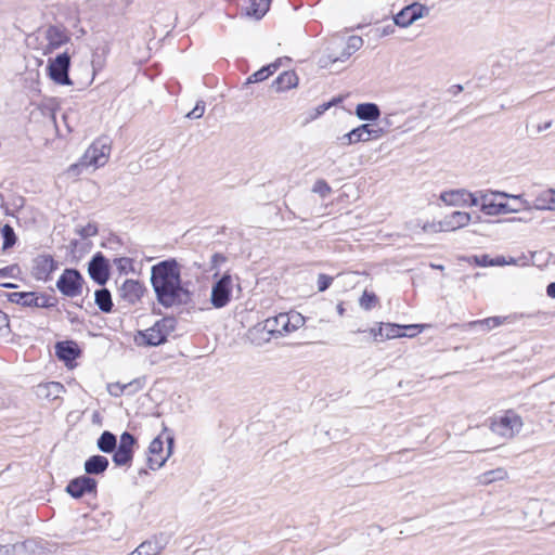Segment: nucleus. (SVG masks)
I'll list each match as a JSON object with an SVG mask.
<instances>
[{"label": "nucleus", "mask_w": 555, "mask_h": 555, "mask_svg": "<svg viewBox=\"0 0 555 555\" xmlns=\"http://www.w3.org/2000/svg\"><path fill=\"white\" fill-rule=\"evenodd\" d=\"M56 286L63 295L76 297L81 294L82 278L77 270L66 269L60 276Z\"/></svg>", "instance_id": "f8f14e48"}, {"label": "nucleus", "mask_w": 555, "mask_h": 555, "mask_svg": "<svg viewBox=\"0 0 555 555\" xmlns=\"http://www.w3.org/2000/svg\"><path fill=\"white\" fill-rule=\"evenodd\" d=\"M56 354L64 361H72L77 357L78 352L73 343L65 341L56 345Z\"/></svg>", "instance_id": "f704fd0d"}, {"label": "nucleus", "mask_w": 555, "mask_h": 555, "mask_svg": "<svg viewBox=\"0 0 555 555\" xmlns=\"http://www.w3.org/2000/svg\"><path fill=\"white\" fill-rule=\"evenodd\" d=\"M393 33V28L391 26H388V27H384L380 33H379V36H388L390 34Z\"/></svg>", "instance_id": "4d7b16f0"}, {"label": "nucleus", "mask_w": 555, "mask_h": 555, "mask_svg": "<svg viewBox=\"0 0 555 555\" xmlns=\"http://www.w3.org/2000/svg\"><path fill=\"white\" fill-rule=\"evenodd\" d=\"M2 234L4 238L3 247H11L15 243V234L13 229L9 224H5L2 229Z\"/></svg>", "instance_id": "37998d69"}, {"label": "nucleus", "mask_w": 555, "mask_h": 555, "mask_svg": "<svg viewBox=\"0 0 555 555\" xmlns=\"http://www.w3.org/2000/svg\"><path fill=\"white\" fill-rule=\"evenodd\" d=\"M363 46V39L359 36H350L346 42V46L343 52L337 55L334 53H330L327 55H323L319 63L322 67H328L336 62H345L348 60L356 51H358Z\"/></svg>", "instance_id": "4468645a"}, {"label": "nucleus", "mask_w": 555, "mask_h": 555, "mask_svg": "<svg viewBox=\"0 0 555 555\" xmlns=\"http://www.w3.org/2000/svg\"><path fill=\"white\" fill-rule=\"evenodd\" d=\"M108 467V460L102 455H93L85 463V470L87 474H102Z\"/></svg>", "instance_id": "2f4dec72"}, {"label": "nucleus", "mask_w": 555, "mask_h": 555, "mask_svg": "<svg viewBox=\"0 0 555 555\" xmlns=\"http://www.w3.org/2000/svg\"><path fill=\"white\" fill-rule=\"evenodd\" d=\"M205 113V103L197 102L195 107L186 115L189 118L198 119Z\"/></svg>", "instance_id": "a18cd8bd"}, {"label": "nucleus", "mask_w": 555, "mask_h": 555, "mask_svg": "<svg viewBox=\"0 0 555 555\" xmlns=\"http://www.w3.org/2000/svg\"><path fill=\"white\" fill-rule=\"evenodd\" d=\"M9 301L23 307H43V297L36 296L35 293L14 292L8 295Z\"/></svg>", "instance_id": "b1692460"}, {"label": "nucleus", "mask_w": 555, "mask_h": 555, "mask_svg": "<svg viewBox=\"0 0 555 555\" xmlns=\"http://www.w3.org/2000/svg\"><path fill=\"white\" fill-rule=\"evenodd\" d=\"M173 436L164 428L163 433L152 440L149 447L147 464L151 469H158L165 465L172 454Z\"/></svg>", "instance_id": "20e7f679"}, {"label": "nucleus", "mask_w": 555, "mask_h": 555, "mask_svg": "<svg viewBox=\"0 0 555 555\" xmlns=\"http://www.w3.org/2000/svg\"><path fill=\"white\" fill-rule=\"evenodd\" d=\"M298 76L295 72L287 70L282 73L273 82L272 88L275 92H284L298 86Z\"/></svg>", "instance_id": "bb28decb"}, {"label": "nucleus", "mask_w": 555, "mask_h": 555, "mask_svg": "<svg viewBox=\"0 0 555 555\" xmlns=\"http://www.w3.org/2000/svg\"><path fill=\"white\" fill-rule=\"evenodd\" d=\"M55 269L54 259L49 255H41L34 259L31 272L37 281H47Z\"/></svg>", "instance_id": "6ab92c4d"}, {"label": "nucleus", "mask_w": 555, "mask_h": 555, "mask_svg": "<svg viewBox=\"0 0 555 555\" xmlns=\"http://www.w3.org/2000/svg\"><path fill=\"white\" fill-rule=\"evenodd\" d=\"M70 65V55L67 51L60 53L55 57L48 60L49 77L57 85L70 86L72 80L68 77Z\"/></svg>", "instance_id": "6e6552de"}, {"label": "nucleus", "mask_w": 555, "mask_h": 555, "mask_svg": "<svg viewBox=\"0 0 555 555\" xmlns=\"http://www.w3.org/2000/svg\"><path fill=\"white\" fill-rule=\"evenodd\" d=\"M519 208H513L506 203H499V215L518 212Z\"/></svg>", "instance_id": "603ef678"}, {"label": "nucleus", "mask_w": 555, "mask_h": 555, "mask_svg": "<svg viewBox=\"0 0 555 555\" xmlns=\"http://www.w3.org/2000/svg\"><path fill=\"white\" fill-rule=\"evenodd\" d=\"M64 392V387L57 382L40 384L36 388V395L40 399L55 400Z\"/></svg>", "instance_id": "a878e982"}, {"label": "nucleus", "mask_w": 555, "mask_h": 555, "mask_svg": "<svg viewBox=\"0 0 555 555\" xmlns=\"http://www.w3.org/2000/svg\"><path fill=\"white\" fill-rule=\"evenodd\" d=\"M533 208L537 210H555V190L547 189L534 199Z\"/></svg>", "instance_id": "c756f323"}, {"label": "nucleus", "mask_w": 555, "mask_h": 555, "mask_svg": "<svg viewBox=\"0 0 555 555\" xmlns=\"http://www.w3.org/2000/svg\"><path fill=\"white\" fill-rule=\"evenodd\" d=\"M542 508L539 502H529L522 509V518L518 522L519 527L527 530H534L541 525Z\"/></svg>", "instance_id": "f3484780"}, {"label": "nucleus", "mask_w": 555, "mask_h": 555, "mask_svg": "<svg viewBox=\"0 0 555 555\" xmlns=\"http://www.w3.org/2000/svg\"><path fill=\"white\" fill-rule=\"evenodd\" d=\"M508 478V472L504 467H496L487 472L479 474L476 477L477 485L479 486H490L495 482L504 481Z\"/></svg>", "instance_id": "393cba45"}, {"label": "nucleus", "mask_w": 555, "mask_h": 555, "mask_svg": "<svg viewBox=\"0 0 555 555\" xmlns=\"http://www.w3.org/2000/svg\"><path fill=\"white\" fill-rule=\"evenodd\" d=\"M472 260L476 266L479 267H492V259L488 255L474 256Z\"/></svg>", "instance_id": "de8ad7c7"}, {"label": "nucleus", "mask_w": 555, "mask_h": 555, "mask_svg": "<svg viewBox=\"0 0 555 555\" xmlns=\"http://www.w3.org/2000/svg\"><path fill=\"white\" fill-rule=\"evenodd\" d=\"M439 201L450 207H472L478 206L476 193L466 189L447 190L440 193Z\"/></svg>", "instance_id": "1a4fd4ad"}, {"label": "nucleus", "mask_w": 555, "mask_h": 555, "mask_svg": "<svg viewBox=\"0 0 555 555\" xmlns=\"http://www.w3.org/2000/svg\"><path fill=\"white\" fill-rule=\"evenodd\" d=\"M233 287L232 276L225 273L211 288L210 301L215 308H222L230 301Z\"/></svg>", "instance_id": "ddd939ff"}, {"label": "nucleus", "mask_w": 555, "mask_h": 555, "mask_svg": "<svg viewBox=\"0 0 555 555\" xmlns=\"http://www.w3.org/2000/svg\"><path fill=\"white\" fill-rule=\"evenodd\" d=\"M172 330V321L169 319H162L153 326L145 331H139L133 340L139 347L158 346L166 341L167 336Z\"/></svg>", "instance_id": "39448f33"}, {"label": "nucleus", "mask_w": 555, "mask_h": 555, "mask_svg": "<svg viewBox=\"0 0 555 555\" xmlns=\"http://www.w3.org/2000/svg\"><path fill=\"white\" fill-rule=\"evenodd\" d=\"M111 142L107 138H99L85 152L77 164L68 167L69 176H78L82 168H92L93 170L103 167L109 159Z\"/></svg>", "instance_id": "f03ea898"}, {"label": "nucleus", "mask_w": 555, "mask_h": 555, "mask_svg": "<svg viewBox=\"0 0 555 555\" xmlns=\"http://www.w3.org/2000/svg\"><path fill=\"white\" fill-rule=\"evenodd\" d=\"M159 551L156 541L150 540L141 543L131 555H157Z\"/></svg>", "instance_id": "4c0bfd02"}, {"label": "nucleus", "mask_w": 555, "mask_h": 555, "mask_svg": "<svg viewBox=\"0 0 555 555\" xmlns=\"http://www.w3.org/2000/svg\"><path fill=\"white\" fill-rule=\"evenodd\" d=\"M430 14V8L420 2H414L404 7L398 14L395 15L393 22L399 27H409L414 22L427 17Z\"/></svg>", "instance_id": "9b49d317"}, {"label": "nucleus", "mask_w": 555, "mask_h": 555, "mask_svg": "<svg viewBox=\"0 0 555 555\" xmlns=\"http://www.w3.org/2000/svg\"><path fill=\"white\" fill-rule=\"evenodd\" d=\"M352 133L357 143L367 142L370 140H378L387 133V129L383 127L374 128L370 124H362L352 129Z\"/></svg>", "instance_id": "412c9836"}, {"label": "nucleus", "mask_w": 555, "mask_h": 555, "mask_svg": "<svg viewBox=\"0 0 555 555\" xmlns=\"http://www.w3.org/2000/svg\"><path fill=\"white\" fill-rule=\"evenodd\" d=\"M95 304L103 312H109L113 307L111 293L106 288L95 292Z\"/></svg>", "instance_id": "c9c22d12"}, {"label": "nucleus", "mask_w": 555, "mask_h": 555, "mask_svg": "<svg viewBox=\"0 0 555 555\" xmlns=\"http://www.w3.org/2000/svg\"><path fill=\"white\" fill-rule=\"evenodd\" d=\"M356 116L360 120L374 121L379 118V107L374 103H360L356 106Z\"/></svg>", "instance_id": "c85d7f7f"}, {"label": "nucleus", "mask_w": 555, "mask_h": 555, "mask_svg": "<svg viewBox=\"0 0 555 555\" xmlns=\"http://www.w3.org/2000/svg\"><path fill=\"white\" fill-rule=\"evenodd\" d=\"M333 279L326 274H319L318 276V289L324 292L332 283Z\"/></svg>", "instance_id": "09e8293b"}, {"label": "nucleus", "mask_w": 555, "mask_h": 555, "mask_svg": "<svg viewBox=\"0 0 555 555\" xmlns=\"http://www.w3.org/2000/svg\"><path fill=\"white\" fill-rule=\"evenodd\" d=\"M37 545L33 541L14 543V544H0V554L9 555L11 553H35Z\"/></svg>", "instance_id": "7c9ffc66"}, {"label": "nucleus", "mask_w": 555, "mask_h": 555, "mask_svg": "<svg viewBox=\"0 0 555 555\" xmlns=\"http://www.w3.org/2000/svg\"><path fill=\"white\" fill-rule=\"evenodd\" d=\"M305 323L304 317L298 312L280 313L264 321L263 328L271 334L283 336L300 328Z\"/></svg>", "instance_id": "423d86ee"}, {"label": "nucleus", "mask_w": 555, "mask_h": 555, "mask_svg": "<svg viewBox=\"0 0 555 555\" xmlns=\"http://www.w3.org/2000/svg\"><path fill=\"white\" fill-rule=\"evenodd\" d=\"M338 313L341 315L344 313V308L341 305L337 307Z\"/></svg>", "instance_id": "bf43d9fd"}, {"label": "nucleus", "mask_w": 555, "mask_h": 555, "mask_svg": "<svg viewBox=\"0 0 555 555\" xmlns=\"http://www.w3.org/2000/svg\"><path fill=\"white\" fill-rule=\"evenodd\" d=\"M314 193L320 194L322 197H326L331 193V186L324 180H319L314 183L313 190Z\"/></svg>", "instance_id": "c03bdc74"}, {"label": "nucleus", "mask_w": 555, "mask_h": 555, "mask_svg": "<svg viewBox=\"0 0 555 555\" xmlns=\"http://www.w3.org/2000/svg\"><path fill=\"white\" fill-rule=\"evenodd\" d=\"M134 438L129 433H124L120 436L119 446L113 456V461L117 466L128 465L132 460V447Z\"/></svg>", "instance_id": "dca6fc26"}, {"label": "nucleus", "mask_w": 555, "mask_h": 555, "mask_svg": "<svg viewBox=\"0 0 555 555\" xmlns=\"http://www.w3.org/2000/svg\"><path fill=\"white\" fill-rule=\"evenodd\" d=\"M89 274L99 284H104L108 279V267L106 259L96 254L89 263Z\"/></svg>", "instance_id": "4be33fe9"}, {"label": "nucleus", "mask_w": 555, "mask_h": 555, "mask_svg": "<svg viewBox=\"0 0 555 555\" xmlns=\"http://www.w3.org/2000/svg\"><path fill=\"white\" fill-rule=\"evenodd\" d=\"M372 333L374 334V336L379 335V334H378V330H372Z\"/></svg>", "instance_id": "052dcab7"}, {"label": "nucleus", "mask_w": 555, "mask_h": 555, "mask_svg": "<svg viewBox=\"0 0 555 555\" xmlns=\"http://www.w3.org/2000/svg\"><path fill=\"white\" fill-rule=\"evenodd\" d=\"M446 232H454L468 227L473 220L470 212L464 210H454L443 218Z\"/></svg>", "instance_id": "a211bd4d"}, {"label": "nucleus", "mask_w": 555, "mask_h": 555, "mask_svg": "<svg viewBox=\"0 0 555 555\" xmlns=\"http://www.w3.org/2000/svg\"><path fill=\"white\" fill-rule=\"evenodd\" d=\"M433 267H434V268H436V269H440V270H442V269H443V267H442V266H433Z\"/></svg>", "instance_id": "680f3d73"}, {"label": "nucleus", "mask_w": 555, "mask_h": 555, "mask_svg": "<svg viewBox=\"0 0 555 555\" xmlns=\"http://www.w3.org/2000/svg\"><path fill=\"white\" fill-rule=\"evenodd\" d=\"M478 197V205L480 206V211L486 216H499V203L490 199V195L501 196L504 198H513L519 201L525 209H530L531 206L528 201L524 199L521 195H513L501 191H479L476 193Z\"/></svg>", "instance_id": "0eeeda50"}, {"label": "nucleus", "mask_w": 555, "mask_h": 555, "mask_svg": "<svg viewBox=\"0 0 555 555\" xmlns=\"http://www.w3.org/2000/svg\"><path fill=\"white\" fill-rule=\"evenodd\" d=\"M151 283L157 301L166 308L185 305L191 299V293L181 280L180 264L175 259L153 266Z\"/></svg>", "instance_id": "f257e3e1"}, {"label": "nucleus", "mask_w": 555, "mask_h": 555, "mask_svg": "<svg viewBox=\"0 0 555 555\" xmlns=\"http://www.w3.org/2000/svg\"><path fill=\"white\" fill-rule=\"evenodd\" d=\"M338 141L340 142L341 145H351L357 143L352 130L345 133L343 137L338 138Z\"/></svg>", "instance_id": "3c124183"}, {"label": "nucleus", "mask_w": 555, "mask_h": 555, "mask_svg": "<svg viewBox=\"0 0 555 555\" xmlns=\"http://www.w3.org/2000/svg\"><path fill=\"white\" fill-rule=\"evenodd\" d=\"M504 321H505V318L492 317V318H487L485 320L473 321L469 323V326L473 327V326L479 325V326L485 327L486 330H491V328L502 325Z\"/></svg>", "instance_id": "58836bf2"}, {"label": "nucleus", "mask_w": 555, "mask_h": 555, "mask_svg": "<svg viewBox=\"0 0 555 555\" xmlns=\"http://www.w3.org/2000/svg\"><path fill=\"white\" fill-rule=\"evenodd\" d=\"M96 488V481L93 478L87 476H80L73 479L66 487L67 493L73 498H81L86 493L94 492Z\"/></svg>", "instance_id": "aec40b11"}, {"label": "nucleus", "mask_w": 555, "mask_h": 555, "mask_svg": "<svg viewBox=\"0 0 555 555\" xmlns=\"http://www.w3.org/2000/svg\"><path fill=\"white\" fill-rule=\"evenodd\" d=\"M515 263H516L515 259L509 258V260H506V258L503 256L492 259V267H501V266L515 264Z\"/></svg>", "instance_id": "8fccbe9b"}, {"label": "nucleus", "mask_w": 555, "mask_h": 555, "mask_svg": "<svg viewBox=\"0 0 555 555\" xmlns=\"http://www.w3.org/2000/svg\"><path fill=\"white\" fill-rule=\"evenodd\" d=\"M423 325H398L393 323H386L378 327V334L386 339H395L403 336L414 337L421 333Z\"/></svg>", "instance_id": "2eb2a0df"}, {"label": "nucleus", "mask_w": 555, "mask_h": 555, "mask_svg": "<svg viewBox=\"0 0 555 555\" xmlns=\"http://www.w3.org/2000/svg\"><path fill=\"white\" fill-rule=\"evenodd\" d=\"M546 294L547 296H550L551 298H555V283H551L547 285L546 287Z\"/></svg>", "instance_id": "6e6d98bb"}, {"label": "nucleus", "mask_w": 555, "mask_h": 555, "mask_svg": "<svg viewBox=\"0 0 555 555\" xmlns=\"http://www.w3.org/2000/svg\"><path fill=\"white\" fill-rule=\"evenodd\" d=\"M395 117L396 115L395 114H388V115H385L384 118H383V124L386 126V127H391L395 125Z\"/></svg>", "instance_id": "864d4df0"}, {"label": "nucleus", "mask_w": 555, "mask_h": 555, "mask_svg": "<svg viewBox=\"0 0 555 555\" xmlns=\"http://www.w3.org/2000/svg\"><path fill=\"white\" fill-rule=\"evenodd\" d=\"M422 231L425 233H439L446 232L443 220L439 221H427L422 224Z\"/></svg>", "instance_id": "ea45409f"}, {"label": "nucleus", "mask_w": 555, "mask_h": 555, "mask_svg": "<svg viewBox=\"0 0 555 555\" xmlns=\"http://www.w3.org/2000/svg\"><path fill=\"white\" fill-rule=\"evenodd\" d=\"M10 325L8 315L0 310V337L9 334Z\"/></svg>", "instance_id": "49530a36"}, {"label": "nucleus", "mask_w": 555, "mask_h": 555, "mask_svg": "<svg viewBox=\"0 0 555 555\" xmlns=\"http://www.w3.org/2000/svg\"><path fill=\"white\" fill-rule=\"evenodd\" d=\"M328 104L327 105H322L319 109H318V115H321L322 113H324L327 108H328Z\"/></svg>", "instance_id": "13d9d810"}, {"label": "nucleus", "mask_w": 555, "mask_h": 555, "mask_svg": "<svg viewBox=\"0 0 555 555\" xmlns=\"http://www.w3.org/2000/svg\"><path fill=\"white\" fill-rule=\"evenodd\" d=\"M143 384L140 379H134L127 384L112 383L107 385V391L114 397H119L124 393H134L141 390Z\"/></svg>", "instance_id": "cd10ccee"}, {"label": "nucleus", "mask_w": 555, "mask_h": 555, "mask_svg": "<svg viewBox=\"0 0 555 555\" xmlns=\"http://www.w3.org/2000/svg\"><path fill=\"white\" fill-rule=\"evenodd\" d=\"M250 4L246 8L247 15L259 20L269 9V0H249Z\"/></svg>", "instance_id": "72a5a7b5"}, {"label": "nucleus", "mask_w": 555, "mask_h": 555, "mask_svg": "<svg viewBox=\"0 0 555 555\" xmlns=\"http://www.w3.org/2000/svg\"><path fill=\"white\" fill-rule=\"evenodd\" d=\"M377 302V297L375 294L364 291L363 295L360 298V306L365 310H370Z\"/></svg>", "instance_id": "79ce46f5"}, {"label": "nucleus", "mask_w": 555, "mask_h": 555, "mask_svg": "<svg viewBox=\"0 0 555 555\" xmlns=\"http://www.w3.org/2000/svg\"><path fill=\"white\" fill-rule=\"evenodd\" d=\"M524 427L522 417L514 410L502 411L490 418V430L503 438L511 440L516 437Z\"/></svg>", "instance_id": "7ed1b4c3"}, {"label": "nucleus", "mask_w": 555, "mask_h": 555, "mask_svg": "<svg viewBox=\"0 0 555 555\" xmlns=\"http://www.w3.org/2000/svg\"><path fill=\"white\" fill-rule=\"evenodd\" d=\"M224 261H225V258L220 254H214L211 257V263L214 267L217 266L218 263L224 262Z\"/></svg>", "instance_id": "5fc2aeb1"}, {"label": "nucleus", "mask_w": 555, "mask_h": 555, "mask_svg": "<svg viewBox=\"0 0 555 555\" xmlns=\"http://www.w3.org/2000/svg\"><path fill=\"white\" fill-rule=\"evenodd\" d=\"M120 296L129 304H135L144 293L143 285L135 280H126L120 286Z\"/></svg>", "instance_id": "5701e85b"}, {"label": "nucleus", "mask_w": 555, "mask_h": 555, "mask_svg": "<svg viewBox=\"0 0 555 555\" xmlns=\"http://www.w3.org/2000/svg\"><path fill=\"white\" fill-rule=\"evenodd\" d=\"M280 66V62H274L269 64L268 66H264L250 75L247 79V83H256L266 80L269 78L273 73L276 72V69Z\"/></svg>", "instance_id": "473e14b6"}, {"label": "nucleus", "mask_w": 555, "mask_h": 555, "mask_svg": "<svg viewBox=\"0 0 555 555\" xmlns=\"http://www.w3.org/2000/svg\"><path fill=\"white\" fill-rule=\"evenodd\" d=\"M98 448L106 453L114 451L116 448V437L109 431H104L98 440Z\"/></svg>", "instance_id": "e433bc0d"}, {"label": "nucleus", "mask_w": 555, "mask_h": 555, "mask_svg": "<svg viewBox=\"0 0 555 555\" xmlns=\"http://www.w3.org/2000/svg\"><path fill=\"white\" fill-rule=\"evenodd\" d=\"M75 232L83 238L94 236L98 233V228L93 223H87L86 225H78Z\"/></svg>", "instance_id": "a19ab883"}, {"label": "nucleus", "mask_w": 555, "mask_h": 555, "mask_svg": "<svg viewBox=\"0 0 555 555\" xmlns=\"http://www.w3.org/2000/svg\"><path fill=\"white\" fill-rule=\"evenodd\" d=\"M69 41L66 30L57 26H49L42 33L40 49L44 55L51 54Z\"/></svg>", "instance_id": "9d476101"}]
</instances>
